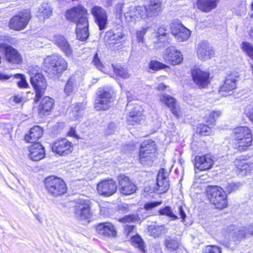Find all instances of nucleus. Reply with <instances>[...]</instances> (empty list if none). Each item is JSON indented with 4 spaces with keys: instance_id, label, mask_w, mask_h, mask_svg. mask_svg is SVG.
<instances>
[{
    "instance_id": "f257e3e1",
    "label": "nucleus",
    "mask_w": 253,
    "mask_h": 253,
    "mask_svg": "<svg viewBox=\"0 0 253 253\" xmlns=\"http://www.w3.org/2000/svg\"><path fill=\"white\" fill-rule=\"evenodd\" d=\"M87 9L82 5L74 6L66 12L67 19L76 23V34L78 39L84 41L88 37V22Z\"/></svg>"
},
{
    "instance_id": "f03ea898",
    "label": "nucleus",
    "mask_w": 253,
    "mask_h": 253,
    "mask_svg": "<svg viewBox=\"0 0 253 253\" xmlns=\"http://www.w3.org/2000/svg\"><path fill=\"white\" fill-rule=\"evenodd\" d=\"M253 236V222L247 226L235 230V226L230 225L222 231V244L227 248L233 249L243 239Z\"/></svg>"
},
{
    "instance_id": "7ed1b4c3",
    "label": "nucleus",
    "mask_w": 253,
    "mask_h": 253,
    "mask_svg": "<svg viewBox=\"0 0 253 253\" xmlns=\"http://www.w3.org/2000/svg\"><path fill=\"white\" fill-rule=\"evenodd\" d=\"M39 69L38 66H31L29 70L31 84L36 91L35 101L36 102H38L43 95L47 87L45 80Z\"/></svg>"
},
{
    "instance_id": "20e7f679",
    "label": "nucleus",
    "mask_w": 253,
    "mask_h": 253,
    "mask_svg": "<svg viewBox=\"0 0 253 253\" xmlns=\"http://www.w3.org/2000/svg\"><path fill=\"white\" fill-rule=\"evenodd\" d=\"M234 146L240 151L247 149L253 141L252 135L250 128L247 126H239L234 129Z\"/></svg>"
},
{
    "instance_id": "39448f33",
    "label": "nucleus",
    "mask_w": 253,
    "mask_h": 253,
    "mask_svg": "<svg viewBox=\"0 0 253 253\" xmlns=\"http://www.w3.org/2000/svg\"><path fill=\"white\" fill-rule=\"evenodd\" d=\"M44 185L48 194L54 197L62 195L67 191L65 182L55 176H50L45 178Z\"/></svg>"
},
{
    "instance_id": "423d86ee",
    "label": "nucleus",
    "mask_w": 253,
    "mask_h": 253,
    "mask_svg": "<svg viewBox=\"0 0 253 253\" xmlns=\"http://www.w3.org/2000/svg\"><path fill=\"white\" fill-rule=\"evenodd\" d=\"M207 191L208 198L216 209H222L227 207V195L222 188L210 186Z\"/></svg>"
},
{
    "instance_id": "0eeeda50",
    "label": "nucleus",
    "mask_w": 253,
    "mask_h": 253,
    "mask_svg": "<svg viewBox=\"0 0 253 253\" xmlns=\"http://www.w3.org/2000/svg\"><path fill=\"white\" fill-rule=\"evenodd\" d=\"M45 65L51 68L53 73L59 76L67 70V62L61 56L52 55L46 57L43 61Z\"/></svg>"
},
{
    "instance_id": "6e6552de",
    "label": "nucleus",
    "mask_w": 253,
    "mask_h": 253,
    "mask_svg": "<svg viewBox=\"0 0 253 253\" xmlns=\"http://www.w3.org/2000/svg\"><path fill=\"white\" fill-rule=\"evenodd\" d=\"M31 18V12L25 9L13 17L9 22V27L11 29L21 31L26 28Z\"/></svg>"
},
{
    "instance_id": "1a4fd4ad",
    "label": "nucleus",
    "mask_w": 253,
    "mask_h": 253,
    "mask_svg": "<svg viewBox=\"0 0 253 253\" xmlns=\"http://www.w3.org/2000/svg\"><path fill=\"white\" fill-rule=\"evenodd\" d=\"M112 91L110 89H101L95 100L94 107L97 111L108 109L113 101Z\"/></svg>"
},
{
    "instance_id": "9d476101",
    "label": "nucleus",
    "mask_w": 253,
    "mask_h": 253,
    "mask_svg": "<svg viewBox=\"0 0 253 253\" xmlns=\"http://www.w3.org/2000/svg\"><path fill=\"white\" fill-rule=\"evenodd\" d=\"M90 12L99 30L105 29L108 24V16L106 10L101 6L95 5L91 8Z\"/></svg>"
},
{
    "instance_id": "9b49d317",
    "label": "nucleus",
    "mask_w": 253,
    "mask_h": 253,
    "mask_svg": "<svg viewBox=\"0 0 253 253\" xmlns=\"http://www.w3.org/2000/svg\"><path fill=\"white\" fill-rule=\"evenodd\" d=\"M75 216L79 220H84L90 217V201L88 200L80 199L75 206Z\"/></svg>"
},
{
    "instance_id": "f8f14e48",
    "label": "nucleus",
    "mask_w": 253,
    "mask_h": 253,
    "mask_svg": "<svg viewBox=\"0 0 253 253\" xmlns=\"http://www.w3.org/2000/svg\"><path fill=\"white\" fill-rule=\"evenodd\" d=\"M117 190L116 182L112 178L104 179L98 183V193L105 197H110L115 194Z\"/></svg>"
},
{
    "instance_id": "ddd939ff",
    "label": "nucleus",
    "mask_w": 253,
    "mask_h": 253,
    "mask_svg": "<svg viewBox=\"0 0 253 253\" xmlns=\"http://www.w3.org/2000/svg\"><path fill=\"white\" fill-rule=\"evenodd\" d=\"M163 58L168 63L175 65L181 63L183 56L181 52L174 46H169L166 48L163 53Z\"/></svg>"
},
{
    "instance_id": "4468645a",
    "label": "nucleus",
    "mask_w": 253,
    "mask_h": 253,
    "mask_svg": "<svg viewBox=\"0 0 253 253\" xmlns=\"http://www.w3.org/2000/svg\"><path fill=\"white\" fill-rule=\"evenodd\" d=\"M124 28L121 25L107 31L105 35V40L110 44H116L120 43L121 40L125 37Z\"/></svg>"
},
{
    "instance_id": "2eb2a0df",
    "label": "nucleus",
    "mask_w": 253,
    "mask_h": 253,
    "mask_svg": "<svg viewBox=\"0 0 253 253\" xmlns=\"http://www.w3.org/2000/svg\"><path fill=\"white\" fill-rule=\"evenodd\" d=\"M171 34L180 42L187 40L191 35V31L181 23L173 22L170 26Z\"/></svg>"
},
{
    "instance_id": "dca6fc26",
    "label": "nucleus",
    "mask_w": 253,
    "mask_h": 253,
    "mask_svg": "<svg viewBox=\"0 0 253 253\" xmlns=\"http://www.w3.org/2000/svg\"><path fill=\"white\" fill-rule=\"evenodd\" d=\"M119 187L120 192L124 195H130L136 190V185L130 180L128 177L121 174L118 176Z\"/></svg>"
},
{
    "instance_id": "f3484780",
    "label": "nucleus",
    "mask_w": 253,
    "mask_h": 253,
    "mask_svg": "<svg viewBox=\"0 0 253 253\" xmlns=\"http://www.w3.org/2000/svg\"><path fill=\"white\" fill-rule=\"evenodd\" d=\"M72 149V143L66 139H62L55 141L52 146V151L60 156L71 153Z\"/></svg>"
},
{
    "instance_id": "a211bd4d",
    "label": "nucleus",
    "mask_w": 253,
    "mask_h": 253,
    "mask_svg": "<svg viewBox=\"0 0 253 253\" xmlns=\"http://www.w3.org/2000/svg\"><path fill=\"white\" fill-rule=\"evenodd\" d=\"M197 54L199 59L206 61L213 57L214 51L207 42L202 41L197 45Z\"/></svg>"
},
{
    "instance_id": "6ab92c4d",
    "label": "nucleus",
    "mask_w": 253,
    "mask_h": 253,
    "mask_svg": "<svg viewBox=\"0 0 253 253\" xmlns=\"http://www.w3.org/2000/svg\"><path fill=\"white\" fill-rule=\"evenodd\" d=\"M160 100L168 106L171 111L172 114L177 118H179L181 111L179 106L177 104L176 99L168 94H162L159 97Z\"/></svg>"
},
{
    "instance_id": "aec40b11",
    "label": "nucleus",
    "mask_w": 253,
    "mask_h": 253,
    "mask_svg": "<svg viewBox=\"0 0 253 253\" xmlns=\"http://www.w3.org/2000/svg\"><path fill=\"white\" fill-rule=\"evenodd\" d=\"M210 73L203 71L200 69H196L192 71V76L195 83L201 88L206 87L209 84Z\"/></svg>"
},
{
    "instance_id": "412c9836",
    "label": "nucleus",
    "mask_w": 253,
    "mask_h": 253,
    "mask_svg": "<svg viewBox=\"0 0 253 253\" xmlns=\"http://www.w3.org/2000/svg\"><path fill=\"white\" fill-rule=\"evenodd\" d=\"M169 186L167 172L164 169H161L158 174L155 190L158 193L162 194L166 192L169 189Z\"/></svg>"
},
{
    "instance_id": "4be33fe9",
    "label": "nucleus",
    "mask_w": 253,
    "mask_h": 253,
    "mask_svg": "<svg viewBox=\"0 0 253 253\" xmlns=\"http://www.w3.org/2000/svg\"><path fill=\"white\" fill-rule=\"evenodd\" d=\"M195 167L200 170L210 169L213 164L212 157L210 154L204 156H196L194 159Z\"/></svg>"
},
{
    "instance_id": "5701e85b",
    "label": "nucleus",
    "mask_w": 253,
    "mask_h": 253,
    "mask_svg": "<svg viewBox=\"0 0 253 253\" xmlns=\"http://www.w3.org/2000/svg\"><path fill=\"white\" fill-rule=\"evenodd\" d=\"M53 43L65 54L67 57L72 55V48L67 41V39L62 35H55L52 40Z\"/></svg>"
},
{
    "instance_id": "b1692460",
    "label": "nucleus",
    "mask_w": 253,
    "mask_h": 253,
    "mask_svg": "<svg viewBox=\"0 0 253 253\" xmlns=\"http://www.w3.org/2000/svg\"><path fill=\"white\" fill-rule=\"evenodd\" d=\"M97 233L105 237L114 238L117 236V231L114 226L110 222H102L96 227Z\"/></svg>"
},
{
    "instance_id": "393cba45",
    "label": "nucleus",
    "mask_w": 253,
    "mask_h": 253,
    "mask_svg": "<svg viewBox=\"0 0 253 253\" xmlns=\"http://www.w3.org/2000/svg\"><path fill=\"white\" fill-rule=\"evenodd\" d=\"M30 158L34 161H39L44 157V147L39 142L34 143L29 147Z\"/></svg>"
},
{
    "instance_id": "a878e982",
    "label": "nucleus",
    "mask_w": 253,
    "mask_h": 253,
    "mask_svg": "<svg viewBox=\"0 0 253 253\" xmlns=\"http://www.w3.org/2000/svg\"><path fill=\"white\" fill-rule=\"evenodd\" d=\"M238 76L236 75H229L225 79L224 84L221 85L219 93L221 95L226 96L223 92H229L236 88V82L238 81Z\"/></svg>"
},
{
    "instance_id": "bb28decb",
    "label": "nucleus",
    "mask_w": 253,
    "mask_h": 253,
    "mask_svg": "<svg viewBox=\"0 0 253 253\" xmlns=\"http://www.w3.org/2000/svg\"><path fill=\"white\" fill-rule=\"evenodd\" d=\"M6 49L4 58L7 62L12 64H20L22 62V57L16 49L10 45Z\"/></svg>"
},
{
    "instance_id": "cd10ccee",
    "label": "nucleus",
    "mask_w": 253,
    "mask_h": 253,
    "mask_svg": "<svg viewBox=\"0 0 253 253\" xmlns=\"http://www.w3.org/2000/svg\"><path fill=\"white\" fill-rule=\"evenodd\" d=\"M144 120V116L137 109V107L135 106L133 110L129 112L126 118V122L128 125L133 126L140 124Z\"/></svg>"
},
{
    "instance_id": "c85d7f7f",
    "label": "nucleus",
    "mask_w": 253,
    "mask_h": 253,
    "mask_svg": "<svg viewBox=\"0 0 253 253\" xmlns=\"http://www.w3.org/2000/svg\"><path fill=\"white\" fill-rule=\"evenodd\" d=\"M239 174L242 175L247 174L253 169V164L246 160L236 159L234 162Z\"/></svg>"
},
{
    "instance_id": "c756f323",
    "label": "nucleus",
    "mask_w": 253,
    "mask_h": 253,
    "mask_svg": "<svg viewBox=\"0 0 253 253\" xmlns=\"http://www.w3.org/2000/svg\"><path fill=\"white\" fill-rule=\"evenodd\" d=\"M219 2V0H197V6L201 11L209 12L215 9Z\"/></svg>"
},
{
    "instance_id": "7c9ffc66",
    "label": "nucleus",
    "mask_w": 253,
    "mask_h": 253,
    "mask_svg": "<svg viewBox=\"0 0 253 253\" xmlns=\"http://www.w3.org/2000/svg\"><path fill=\"white\" fill-rule=\"evenodd\" d=\"M54 103V100L48 97H44L39 106V112L40 114L45 115L53 108Z\"/></svg>"
},
{
    "instance_id": "2f4dec72",
    "label": "nucleus",
    "mask_w": 253,
    "mask_h": 253,
    "mask_svg": "<svg viewBox=\"0 0 253 253\" xmlns=\"http://www.w3.org/2000/svg\"><path fill=\"white\" fill-rule=\"evenodd\" d=\"M42 134V128L39 126H35L30 129L29 134L25 135V139L28 142L35 143Z\"/></svg>"
},
{
    "instance_id": "473e14b6",
    "label": "nucleus",
    "mask_w": 253,
    "mask_h": 253,
    "mask_svg": "<svg viewBox=\"0 0 253 253\" xmlns=\"http://www.w3.org/2000/svg\"><path fill=\"white\" fill-rule=\"evenodd\" d=\"M180 244V240L176 237L167 236L164 241L165 246L169 251H174L178 249Z\"/></svg>"
},
{
    "instance_id": "72a5a7b5",
    "label": "nucleus",
    "mask_w": 253,
    "mask_h": 253,
    "mask_svg": "<svg viewBox=\"0 0 253 253\" xmlns=\"http://www.w3.org/2000/svg\"><path fill=\"white\" fill-rule=\"evenodd\" d=\"M148 230L151 236L155 238H159L162 235L167 233L168 229L164 225H158L156 224L149 225Z\"/></svg>"
},
{
    "instance_id": "f704fd0d",
    "label": "nucleus",
    "mask_w": 253,
    "mask_h": 253,
    "mask_svg": "<svg viewBox=\"0 0 253 253\" xmlns=\"http://www.w3.org/2000/svg\"><path fill=\"white\" fill-rule=\"evenodd\" d=\"M155 143L151 140H147L142 142L140 145V154L153 155L156 150Z\"/></svg>"
},
{
    "instance_id": "c9c22d12",
    "label": "nucleus",
    "mask_w": 253,
    "mask_h": 253,
    "mask_svg": "<svg viewBox=\"0 0 253 253\" xmlns=\"http://www.w3.org/2000/svg\"><path fill=\"white\" fill-rule=\"evenodd\" d=\"M161 0H150L149 4L146 6L149 16L158 14L161 11Z\"/></svg>"
},
{
    "instance_id": "e433bc0d",
    "label": "nucleus",
    "mask_w": 253,
    "mask_h": 253,
    "mask_svg": "<svg viewBox=\"0 0 253 253\" xmlns=\"http://www.w3.org/2000/svg\"><path fill=\"white\" fill-rule=\"evenodd\" d=\"M133 9L135 11L137 21L141 19H144L149 17L145 6H133Z\"/></svg>"
},
{
    "instance_id": "4c0bfd02",
    "label": "nucleus",
    "mask_w": 253,
    "mask_h": 253,
    "mask_svg": "<svg viewBox=\"0 0 253 253\" xmlns=\"http://www.w3.org/2000/svg\"><path fill=\"white\" fill-rule=\"evenodd\" d=\"M113 70L116 75L123 79H127L130 77V74L127 68L125 67L121 66H114Z\"/></svg>"
},
{
    "instance_id": "58836bf2",
    "label": "nucleus",
    "mask_w": 253,
    "mask_h": 253,
    "mask_svg": "<svg viewBox=\"0 0 253 253\" xmlns=\"http://www.w3.org/2000/svg\"><path fill=\"white\" fill-rule=\"evenodd\" d=\"M131 241L133 246L138 248L141 251L145 252L144 242L140 236L133 235L131 238Z\"/></svg>"
},
{
    "instance_id": "ea45409f",
    "label": "nucleus",
    "mask_w": 253,
    "mask_h": 253,
    "mask_svg": "<svg viewBox=\"0 0 253 253\" xmlns=\"http://www.w3.org/2000/svg\"><path fill=\"white\" fill-rule=\"evenodd\" d=\"M159 213L160 215L168 216L172 220H175L178 218V216L173 213L171 207L169 206H167L161 209L159 211Z\"/></svg>"
},
{
    "instance_id": "a19ab883",
    "label": "nucleus",
    "mask_w": 253,
    "mask_h": 253,
    "mask_svg": "<svg viewBox=\"0 0 253 253\" xmlns=\"http://www.w3.org/2000/svg\"><path fill=\"white\" fill-rule=\"evenodd\" d=\"M135 11L133 9V6L128 8L127 11L125 13V18L126 21L128 23H135L137 21L136 15L134 14Z\"/></svg>"
},
{
    "instance_id": "79ce46f5",
    "label": "nucleus",
    "mask_w": 253,
    "mask_h": 253,
    "mask_svg": "<svg viewBox=\"0 0 253 253\" xmlns=\"http://www.w3.org/2000/svg\"><path fill=\"white\" fill-rule=\"evenodd\" d=\"M152 155L148 154L139 153V159L141 164L144 166H151L153 162Z\"/></svg>"
},
{
    "instance_id": "37998d69",
    "label": "nucleus",
    "mask_w": 253,
    "mask_h": 253,
    "mask_svg": "<svg viewBox=\"0 0 253 253\" xmlns=\"http://www.w3.org/2000/svg\"><path fill=\"white\" fill-rule=\"evenodd\" d=\"M242 185L240 182H227L224 186V189L229 193L238 190Z\"/></svg>"
},
{
    "instance_id": "c03bdc74",
    "label": "nucleus",
    "mask_w": 253,
    "mask_h": 253,
    "mask_svg": "<svg viewBox=\"0 0 253 253\" xmlns=\"http://www.w3.org/2000/svg\"><path fill=\"white\" fill-rule=\"evenodd\" d=\"M241 48L253 61V45L249 42H244L242 43Z\"/></svg>"
},
{
    "instance_id": "a18cd8bd",
    "label": "nucleus",
    "mask_w": 253,
    "mask_h": 253,
    "mask_svg": "<svg viewBox=\"0 0 253 253\" xmlns=\"http://www.w3.org/2000/svg\"><path fill=\"white\" fill-rule=\"evenodd\" d=\"M140 218L137 214H133L125 216L123 218H120L119 221L122 222H130L139 221Z\"/></svg>"
},
{
    "instance_id": "49530a36",
    "label": "nucleus",
    "mask_w": 253,
    "mask_h": 253,
    "mask_svg": "<svg viewBox=\"0 0 253 253\" xmlns=\"http://www.w3.org/2000/svg\"><path fill=\"white\" fill-rule=\"evenodd\" d=\"M168 67V66L160 62L156 61H152L149 64V68L154 71H157L160 69H165Z\"/></svg>"
},
{
    "instance_id": "de8ad7c7",
    "label": "nucleus",
    "mask_w": 253,
    "mask_h": 253,
    "mask_svg": "<svg viewBox=\"0 0 253 253\" xmlns=\"http://www.w3.org/2000/svg\"><path fill=\"white\" fill-rule=\"evenodd\" d=\"M14 77L16 79H20V80L17 83V85L20 88H27L28 84L26 81L24 75L22 74H15Z\"/></svg>"
},
{
    "instance_id": "09e8293b",
    "label": "nucleus",
    "mask_w": 253,
    "mask_h": 253,
    "mask_svg": "<svg viewBox=\"0 0 253 253\" xmlns=\"http://www.w3.org/2000/svg\"><path fill=\"white\" fill-rule=\"evenodd\" d=\"M74 79L71 78L68 81L64 89V91L67 95H70L73 91V84H75Z\"/></svg>"
},
{
    "instance_id": "8fccbe9b",
    "label": "nucleus",
    "mask_w": 253,
    "mask_h": 253,
    "mask_svg": "<svg viewBox=\"0 0 253 253\" xmlns=\"http://www.w3.org/2000/svg\"><path fill=\"white\" fill-rule=\"evenodd\" d=\"M198 129L202 135H208L211 133V128L206 125L200 124Z\"/></svg>"
},
{
    "instance_id": "3c124183",
    "label": "nucleus",
    "mask_w": 253,
    "mask_h": 253,
    "mask_svg": "<svg viewBox=\"0 0 253 253\" xmlns=\"http://www.w3.org/2000/svg\"><path fill=\"white\" fill-rule=\"evenodd\" d=\"M220 111H214L211 112L208 119V122L210 123H214L216 120L221 115Z\"/></svg>"
},
{
    "instance_id": "603ef678",
    "label": "nucleus",
    "mask_w": 253,
    "mask_h": 253,
    "mask_svg": "<svg viewBox=\"0 0 253 253\" xmlns=\"http://www.w3.org/2000/svg\"><path fill=\"white\" fill-rule=\"evenodd\" d=\"M147 29V28H142L140 30H137L136 32V40L138 42H144V36L146 33Z\"/></svg>"
},
{
    "instance_id": "864d4df0",
    "label": "nucleus",
    "mask_w": 253,
    "mask_h": 253,
    "mask_svg": "<svg viewBox=\"0 0 253 253\" xmlns=\"http://www.w3.org/2000/svg\"><path fill=\"white\" fill-rule=\"evenodd\" d=\"M205 253H221V248L216 246H207Z\"/></svg>"
},
{
    "instance_id": "5fc2aeb1",
    "label": "nucleus",
    "mask_w": 253,
    "mask_h": 253,
    "mask_svg": "<svg viewBox=\"0 0 253 253\" xmlns=\"http://www.w3.org/2000/svg\"><path fill=\"white\" fill-rule=\"evenodd\" d=\"M162 204V201L149 202L145 204L144 206V208L145 210L149 211L152 210L154 208H155L157 206L161 205Z\"/></svg>"
},
{
    "instance_id": "6e6d98bb",
    "label": "nucleus",
    "mask_w": 253,
    "mask_h": 253,
    "mask_svg": "<svg viewBox=\"0 0 253 253\" xmlns=\"http://www.w3.org/2000/svg\"><path fill=\"white\" fill-rule=\"evenodd\" d=\"M93 63L99 70L102 71L104 66L102 63L100 62V59L98 57V54L97 53H96L94 56Z\"/></svg>"
},
{
    "instance_id": "4d7b16f0",
    "label": "nucleus",
    "mask_w": 253,
    "mask_h": 253,
    "mask_svg": "<svg viewBox=\"0 0 253 253\" xmlns=\"http://www.w3.org/2000/svg\"><path fill=\"white\" fill-rule=\"evenodd\" d=\"M246 114L253 123V106L250 105L247 107L246 110Z\"/></svg>"
},
{
    "instance_id": "13d9d810",
    "label": "nucleus",
    "mask_w": 253,
    "mask_h": 253,
    "mask_svg": "<svg viewBox=\"0 0 253 253\" xmlns=\"http://www.w3.org/2000/svg\"><path fill=\"white\" fill-rule=\"evenodd\" d=\"M134 227L135 226L134 225H126L125 230V234L127 236L132 235V234L133 233Z\"/></svg>"
},
{
    "instance_id": "bf43d9fd",
    "label": "nucleus",
    "mask_w": 253,
    "mask_h": 253,
    "mask_svg": "<svg viewBox=\"0 0 253 253\" xmlns=\"http://www.w3.org/2000/svg\"><path fill=\"white\" fill-rule=\"evenodd\" d=\"M167 29L164 27H161L158 30V37L160 38V37H166L167 35Z\"/></svg>"
},
{
    "instance_id": "052dcab7",
    "label": "nucleus",
    "mask_w": 253,
    "mask_h": 253,
    "mask_svg": "<svg viewBox=\"0 0 253 253\" xmlns=\"http://www.w3.org/2000/svg\"><path fill=\"white\" fill-rule=\"evenodd\" d=\"M178 212L181 216L180 217L182 218V221H184L186 217V214L181 206L178 207Z\"/></svg>"
},
{
    "instance_id": "680f3d73",
    "label": "nucleus",
    "mask_w": 253,
    "mask_h": 253,
    "mask_svg": "<svg viewBox=\"0 0 253 253\" xmlns=\"http://www.w3.org/2000/svg\"><path fill=\"white\" fill-rule=\"evenodd\" d=\"M52 11L49 8H45L42 11V16L44 18L49 17L51 14Z\"/></svg>"
},
{
    "instance_id": "e2e57ef3",
    "label": "nucleus",
    "mask_w": 253,
    "mask_h": 253,
    "mask_svg": "<svg viewBox=\"0 0 253 253\" xmlns=\"http://www.w3.org/2000/svg\"><path fill=\"white\" fill-rule=\"evenodd\" d=\"M10 101L11 103H19L22 101V97L19 95H15L10 98Z\"/></svg>"
},
{
    "instance_id": "0e129e2a",
    "label": "nucleus",
    "mask_w": 253,
    "mask_h": 253,
    "mask_svg": "<svg viewBox=\"0 0 253 253\" xmlns=\"http://www.w3.org/2000/svg\"><path fill=\"white\" fill-rule=\"evenodd\" d=\"M12 77V74H5L0 72V80L6 81Z\"/></svg>"
},
{
    "instance_id": "69168bd1",
    "label": "nucleus",
    "mask_w": 253,
    "mask_h": 253,
    "mask_svg": "<svg viewBox=\"0 0 253 253\" xmlns=\"http://www.w3.org/2000/svg\"><path fill=\"white\" fill-rule=\"evenodd\" d=\"M10 45L4 43H0V52H2L5 53L6 51V49H7Z\"/></svg>"
},
{
    "instance_id": "338daca9",
    "label": "nucleus",
    "mask_w": 253,
    "mask_h": 253,
    "mask_svg": "<svg viewBox=\"0 0 253 253\" xmlns=\"http://www.w3.org/2000/svg\"><path fill=\"white\" fill-rule=\"evenodd\" d=\"M116 127L115 124L111 123L108 126V131H107L109 134L113 133L114 132L115 128Z\"/></svg>"
},
{
    "instance_id": "774afa93",
    "label": "nucleus",
    "mask_w": 253,
    "mask_h": 253,
    "mask_svg": "<svg viewBox=\"0 0 253 253\" xmlns=\"http://www.w3.org/2000/svg\"><path fill=\"white\" fill-rule=\"evenodd\" d=\"M124 4L123 3H118L115 6V10L117 13L121 14L122 13Z\"/></svg>"
}]
</instances>
